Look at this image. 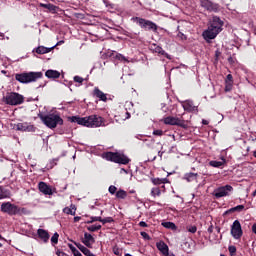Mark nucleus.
I'll use <instances>...</instances> for the list:
<instances>
[{
    "instance_id": "nucleus-52",
    "label": "nucleus",
    "mask_w": 256,
    "mask_h": 256,
    "mask_svg": "<svg viewBox=\"0 0 256 256\" xmlns=\"http://www.w3.org/2000/svg\"><path fill=\"white\" fill-rule=\"evenodd\" d=\"M215 57H216V59H219V57H221V51L216 50L215 51Z\"/></svg>"
},
{
    "instance_id": "nucleus-10",
    "label": "nucleus",
    "mask_w": 256,
    "mask_h": 256,
    "mask_svg": "<svg viewBox=\"0 0 256 256\" xmlns=\"http://www.w3.org/2000/svg\"><path fill=\"white\" fill-rule=\"evenodd\" d=\"M232 191H233V186L225 185L214 190L213 195L214 197H216V199H221V197H229V193H231Z\"/></svg>"
},
{
    "instance_id": "nucleus-6",
    "label": "nucleus",
    "mask_w": 256,
    "mask_h": 256,
    "mask_svg": "<svg viewBox=\"0 0 256 256\" xmlns=\"http://www.w3.org/2000/svg\"><path fill=\"white\" fill-rule=\"evenodd\" d=\"M3 101L6 105H23L25 103V96L17 93V92H7L6 96L3 97Z\"/></svg>"
},
{
    "instance_id": "nucleus-59",
    "label": "nucleus",
    "mask_w": 256,
    "mask_h": 256,
    "mask_svg": "<svg viewBox=\"0 0 256 256\" xmlns=\"http://www.w3.org/2000/svg\"><path fill=\"white\" fill-rule=\"evenodd\" d=\"M95 227H96V231H100L101 225H97V226H95Z\"/></svg>"
},
{
    "instance_id": "nucleus-15",
    "label": "nucleus",
    "mask_w": 256,
    "mask_h": 256,
    "mask_svg": "<svg viewBox=\"0 0 256 256\" xmlns=\"http://www.w3.org/2000/svg\"><path fill=\"white\" fill-rule=\"evenodd\" d=\"M150 51H152V53H158V55H163V57H166V59H171V56L167 54V52H165V50H163L161 46L157 44H152L150 46Z\"/></svg>"
},
{
    "instance_id": "nucleus-31",
    "label": "nucleus",
    "mask_w": 256,
    "mask_h": 256,
    "mask_svg": "<svg viewBox=\"0 0 256 256\" xmlns=\"http://www.w3.org/2000/svg\"><path fill=\"white\" fill-rule=\"evenodd\" d=\"M162 226L165 227V229H171L172 231L177 229V226L173 222H163Z\"/></svg>"
},
{
    "instance_id": "nucleus-48",
    "label": "nucleus",
    "mask_w": 256,
    "mask_h": 256,
    "mask_svg": "<svg viewBox=\"0 0 256 256\" xmlns=\"http://www.w3.org/2000/svg\"><path fill=\"white\" fill-rule=\"evenodd\" d=\"M87 229H88V231H90L91 233H95V231H97V228H96L95 225L88 226Z\"/></svg>"
},
{
    "instance_id": "nucleus-4",
    "label": "nucleus",
    "mask_w": 256,
    "mask_h": 256,
    "mask_svg": "<svg viewBox=\"0 0 256 256\" xmlns=\"http://www.w3.org/2000/svg\"><path fill=\"white\" fill-rule=\"evenodd\" d=\"M103 157L106 161L119 163L120 165H129V162L131 161L125 154H119L118 152H106L103 154Z\"/></svg>"
},
{
    "instance_id": "nucleus-43",
    "label": "nucleus",
    "mask_w": 256,
    "mask_h": 256,
    "mask_svg": "<svg viewBox=\"0 0 256 256\" xmlns=\"http://www.w3.org/2000/svg\"><path fill=\"white\" fill-rule=\"evenodd\" d=\"M230 213H235V208H230L228 210H226L224 213H223V217L227 216V215H230Z\"/></svg>"
},
{
    "instance_id": "nucleus-49",
    "label": "nucleus",
    "mask_w": 256,
    "mask_h": 256,
    "mask_svg": "<svg viewBox=\"0 0 256 256\" xmlns=\"http://www.w3.org/2000/svg\"><path fill=\"white\" fill-rule=\"evenodd\" d=\"M72 253H73L74 256H83V254H81V252L78 249H76Z\"/></svg>"
},
{
    "instance_id": "nucleus-2",
    "label": "nucleus",
    "mask_w": 256,
    "mask_h": 256,
    "mask_svg": "<svg viewBox=\"0 0 256 256\" xmlns=\"http://www.w3.org/2000/svg\"><path fill=\"white\" fill-rule=\"evenodd\" d=\"M39 119L42 123L48 127V129H57V125H63V118L59 114L50 113V114H38Z\"/></svg>"
},
{
    "instance_id": "nucleus-22",
    "label": "nucleus",
    "mask_w": 256,
    "mask_h": 256,
    "mask_svg": "<svg viewBox=\"0 0 256 256\" xmlns=\"http://www.w3.org/2000/svg\"><path fill=\"white\" fill-rule=\"evenodd\" d=\"M184 111H187L188 113H193V111H197V107L193 105L192 101H186L183 104Z\"/></svg>"
},
{
    "instance_id": "nucleus-17",
    "label": "nucleus",
    "mask_w": 256,
    "mask_h": 256,
    "mask_svg": "<svg viewBox=\"0 0 256 256\" xmlns=\"http://www.w3.org/2000/svg\"><path fill=\"white\" fill-rule=\"evenodd\" d=\"M53 49H55V46L47 48L45 46H38L37 48H35L32 53H37V55H45L47 53H51V51H53Z\"/></svg>"
},
{
    "instance_id": "nucleus-28",
    "label": "nucleus",
    "mask_w": 256,
    "mask_h": 256,
    "mask_svg": "<svg viewBox=\"0 0 256 256\" xmlns=\"http://www.w3.org/2000/svg\"><path fill=\"white\" fill-rule=\"evenodd\" d=\"M16 129L17 131H29V124H27V122L18 123Z\"/></svg>"
},
{
    "instance_id": "nucleus-50",
    "label": "nucleus",
    "mask_w": 256,
    "mask_h": 256,
    "mask_svg": "<svg viewBox=\"0 0 256 256\" xmlns=\"http://www.w3.org/2000/svg\"><path fill=\"white\" fill-rule=\"evenodd\" d=\"M139 227H149V225L145 221L139 222Z\"/></svg>"
},
{
    "instance_id": "nucleus-1",
    "label": "nucleus",
    "mask_w": 256,
    "mask_h": 256,
    "mask_svg": "<svg viewBox=\"0 0 256 256\" xmlns=\"http://www.w3.org/2000/svg\"><path fill=\"white\" fill-rule=\"evenodd\" d=\"M70 121L72 123H78V125H83L84 127H101L103 125V117L99 115H90L83 118L72 116Z\"/></svg>"
},
{
    "instance_id": "nucleus-21",
    "label": "nucleus",
    "mask_w": 256,
    "mask_h": 256,
    "mask_svg": "<svg viewBox=\"0 0 256 256\" xmlns=\"http://www.w3.org/2000/svg\"><path fill=\"white\" fill-rule=\"evenodd\" d=\"M45 77H47L48 79H59V77H61V72L50 69L45 72Z\"/></svg>"
},
{
    "instance_id": "nucleus-62",
    "label": "nucleus",
    "mask_w": 256,
    "mask_h": 256,
    "mask_svg": "<svg viewBox=\"0 0 256 256\" xmlns=\"http://www.w3.org/2000/svg\"><path fill=\"white\" fill-rule=\"evenodd\" d=\"M1 73H2L3 75H7V70H2Z\"/></svg>"
},
{
    "instance_id": "nucleus-14",
    "label": "nucleus",
    "mask_w": 256,
    "mask_h": 256,
    "mask_svg": "<svg viewBox=\"0 0 256 256\" xmlns=\"http://www.w3.org/2000/svg\"><path fill=\"white\" fill-rule=\"evenodd\" d=\"M38 189L40 193H43V195H53V188H51V186H49L46 182H39Z\"/></svg>"
},
{
    "instance_id": "nucleus-9",
    "label": "nucleus",
    "mask_w": 256,
    "mask_h": 256,
    "mask_svg": "<svg viewBox=\"0 0 256 256\" xmlns=\"http://www.w3.org/2000/svg\"><path fill=\"white\" fill-rule=\"evenodd\" d=\"M165 125H176L177 127H182V129H187L189 126L185 123V120H181L177 117L168 116L164 118Z\"/></svg>"
},
{
    "instance_id": "nucleus-57",
    "label": "nucleus",
    "mask_w": 256,
    "mask_h": 256,
    "mask_svg": "<svg viewBox=\"0 0 256 256\" xmlns=\"http://www.w3.org/2000/svg\"><path fill=\"white\" fill-rule=\"evenodd\" d=\"M202 124H204V125H209V122H208L207 120L203 119V120H202Z\"/></svg>"
},
{
    "instance_id": "nucleus-33",
    "label": "nucleus",
    "mask_w": 256,
    "mask_h": 256,
    "mask_svg": "<svg viewBox=\"0 0 256 256\" xmlns=\"http://www.w3.org/2000/svg\"><path fill=\"white\" fill-rule=\"evenodd\" d=\"M233 90V82H225V88L224 91L226 93H229V91Z\"/></svg>"
},
{
    "instance_id": "nucleus-36",
    "label": "nucleus",
    "mask_w": 256,
    "mask_h": 256,
    "mask_svg": "<svg viewBox=\"0 0 256 256\" xmlns=\"http://www.w3.org/2000/svg\"><path fill=\"white\" fill-rule=\"evenodd\" d=\"M110 195H117V187L115 185H111L108 188Z\"/></svg>"
},
{
    "instance_id": "nucleus-27",
    "label": "nucleus",
    "mask_w": 256,
    "mask_h": 256,
    "mask_svg": "<svg viewBox=\"0 0 256 256\" xmlns=\"http://www.w3.org/2000/svg\"><path fill=\"white\" fill-rule=\"evenodd\" d=\"M184 179H185L188 183H191L192 181H196V180H197V173H193V172L186 173V174L184 175Z\"/></svg>"
},
{
    "instance_id": "nucleus-5",
    "label": "nucleus",
    "mask_w": 256,
    "mask_h": 256,
    "mask_svg": "<svg viewBox=\"0 0 256 256\" xmlns=\"http://www.w3.org/2000/svg\"><path fill=\"white\" fill-rule=\"evenodd\" d=\"M131 21L138 24L141 29H144V31H153V33H157V30L159 29V26H157L155 22L141 17H132Z\"/></svg>"
},
{
    "instance_id": "nucleus-20",
    "label": "nucleus",
    "mask_w": 256,
    "mask_h": 256,
    "mask_svg": "<svg viewBox=\"0 0 256 256\" xmlns=\"http://www.w3.org/2000/svg\"><path fill=\"white\" fill-rule=\"evenodd\" d=\"M156 247L158 251H161L163 255H169V246H167L165 242L163 241L157 242Z\"/></svg>"
},
{
    "instance_id": "nucleus-8",
    "label": "nucleus",
    "mask_w": 256,
    "mask_h": 256,
    "mask_svg": "<svg viewBox=\"0 0 256 256\" xmlns=\"http://www.w3.org/2000/svg\"><path fill=\"white\" fill-rule=\"evenodd\" d=\"M200 5L209 13H219L221 11V6L211 0H200Z\"/></svg>"
},
{
    "instance_id": "nucleus-60",
    "label": "nucleus",
    "mask_w": 256,
    "mask_h": 256,
    "mask_svg": "<svg viewBox=\"0 0 256 256\" xmlns=\"http://www.w3.org/2000/svg\"><path fill=\"white\" fill-rule=\"evenodd\" d=\"M159 188H160V190L163 189V191H165V184H162V186Z\"/></svg>"
},
{
    "instance_id": "nucleus-42",
    "label": "nucleus",
    "mask_w": 256,
    "mask_h": 256,
    "mask_svg": "<svg viewBox=\"0 0 256 256\" xmlns=\"http://www.w3.org/2000/svg\"><path fill=\"white\" fill-rule=\"evenodd\" d=\"M177 37H178L179 39H181V41H187V36H185V34H183V32H179V33L177 34Z\"/></svg>"
},
{
    "instance_id": "nucleus-16",
    "label": "nucleus",
    "mask_w": 256,
    "mask_h": 256,
    "mask_svg": "<svg viewBox=\"0 0 256 256\" xmlns=\"http://www.w3.org/2000/svg\"><path fill=\"white\" fill-rule=\"evenodd\" d=\"M82 243L91 249L93 247V243H95V238L90 233L85 232L84 238L82 239Z\"/></svg>"
},
{
    "instance_id": "nucleus-3",
    "label": "nucleus",
    "mask_w": 256,
    "mask_h": 256,
    "mask_svg": "<svg viewBox=\"0 0 256 256\" xmlns=\"http://www.w3.org/2000/svg\"><path fill=\"white\" fill-rule=\"evenodd\" d=\"M42 78L43 72H23L15 74L16 81L22 84L35 83L37 79Z\"/></svg>"
},
{
    "instance_id": "nucleus-12",
    "label": "nucleus",
    "mask_w": 256,
    "mask_h": 256,
    "mask_svg": "<svg viewBox=\"0 0 256 256\" xmlns=\"http://www.w3.org/2000/svg\"><path fill=\"white\" fill-rule=\"evenodd\" d=\"M219 30L214 29L211 26H208L207 30H205L202 33V37L205 39V41H211L217 37V34H219Z\"/></svg>"
},
{
    "instance_id": "nucleus-63",
    "label": "nucleus",
    "mask_w": 256,
    "mask_h": 256,
    "mask_svg": "<svg viewBox=\"0 0 256 256\" xmlns=\"http://www.w3.org/2000/svg\"><path fill=\"white\" fill-rule=\"evenodd\" d=\"M252 196H253V197H256V189H255V191L252 193Z\"/></svg>"
},
{
    "instance_id": "nucleus-30",
    "label": "nucleus",
    "mask_w": 256,
    "mask_h": 256,
    "mask_svg": "<svg viewBox=\"0 0 256 256\" xmlns=\"http://www.w3.org/2000/svg\"><path fill=\"white\" fill-rule=\"evenodd\" d=\"M116 199H127V191L120 189L116 192Z\"/></svg>"
},
{
    "instance_id": "nucleus-34",
    "label": "nucleus",
    "mask_w": 256,
    "mask_h": 256,
    "mask_svg": "<svg viewBox=\"0 0 256 256\" xmlns=\"http://www.w3.org/2000/svg\"><path fill=\"white\" fill-rule=\"evenodd\" d=\"M228 251L230 253V256H235L237 255V247L231 245L228 247Z\"/></svg>"
},
{
    "instance_id": "nucleus-44",
    "label": "nucleus",
    "mask_w": 256,
    "mask_h": 256,
    "mask_svg": "<svg viewBox=\"0 0 256 256\" xmlns=\"http://www.w3.org/2000/svg\"><path fill=\"white\" fill-rule=\"evenodd\" d=\"M153 135H156L157 137H163V130H154Z\"/></svg>"
},
{
    "instance_id": "nucleus-11",
    "label": "nucleus",
    "mask_w": 256,
    "mask_h": 256,
    "mask_svg": "<svg viewBox=\"0 0 256 256\" xmlns=\"http://www.w3.org/2000/svg\"><path fill=\"white\" fill-rule=\"evenodd\" d=\"M231 235L234 239H240L243 237V228H241V222L235 220L231 226Z\"/></svg>"
},
{
    "instance_id": "nucleus-18",
    "label": "nucleus",
    "mask_w": 256,
    "mask_h": 256,
    "mask_svg": "<svg viewBox=\"0 0 256 256\" xmlns=\"http://www.w3.org/2000/svg\"><path fill=\"white\" fill-rule=\"evenodd\" d=\"M37 235H38L39 239H41V241H43V243H49L50 235L47 230L39 228L37 230Z\"/></svg>"
},
{
    "instance_id": "nucleus-64",
    "label": "nucleus",
    "mask_w": 256,
    "mask_h": 256,
    "mask_svg": "<svg viewBox=\"0 0 256 256\" xmlns=\"http://www.w3.org/2000/svg\"><path fill=\"white\" fill-rule=\"evenodd\" d=\"M253 157L256 159V151L253 152Z\"/></svg>"
},
{
    "instance_id": "nucleus-35",
    "label": "nucleus",
    "mask_w": 256,
    "mask_h": 256,
    "mask_svg": "<svg viewBox=\"0 0 256 256\" xmlns=\"http://www.w3.org/2000/svg\"><path fill=\"white\" fill-rule=\"evenodd\" d=\"M188 233H197V226L190 225L186 227Z\"/></svg>"
},
{
    "instance_id": "nucleus-13",
    "label": "nucleus",
    "mask_w": 256,
    "mask_h": 256,
    "mask_svg": "<svg viewBox=\"0 0 256 256\" xmlns=\"http://www.w3.org/2000/svg\"><path fill=\"white\" fill-rule=\"evenodd\" d=\"M223 25H225V22H223L221 18H219L218 16L212 17V20L210 22V27H212V29H216L217 31H219V33H221L223 31Z\"/></svg>"
},
{
    "instance_id": "nucleus-54",
    "label": "nucleus",
    "mask_w": 256,
    "mask_h": 256,
    "mask_svg": "<svg viewBox=\"0 0 256 256\" xmlns=\"http://www.w3.org/2000/svg\"><path fill=\"white\" fill-rule=\"evenodd\" d=\"M80 219H81V216H75L74 217V223H79Z\"/></svg>"
},
{
    "instance_id": "nucleus-40",
    "label": "nucleus",
    "mask_w": 256,
    "mask_h": 256,
    "mask_svg": "<svg viewBox=\"0 0 256 256\" xmlns=\"http://www.w3.org/2000/svg\"><path fill=\"white\" fill-rule=\"evenodd\" d=\"M113 253H114V255H117V256H122L123 255V252L117 246L113 248Z\"/></svg>"
},
{
    "instance_id": "nucleus-38",
    "label": "nucleus",
    "mask_w": 256,
    "mask_h": 256,
    "mask_svg": "<svg viewBox=\"0 0 256 256\" xmlns=\"http://www.w3.org/2000/svg\"><path fill=\"white\" fill-rule=\"evenodd\" d=\"M95 221H99L101 223V216H92L91 220L87 221V224L95 223Z\"/></svg>"
},
{
    "instance_id": "nucleus-47",
    "label": "nucleus",
    "mask_w": 256,
    "mask_h": 256,
    "mask_svg": "<svg viewBox=\"0 0 256 256\" xmlns=\"http://www.w3.org/2000/svg\"><path fill=\"white\" fill-rule=\"evenodd\" d=\"M56 255H57V256H69L67 253L61 251L60 249H58V250L56 251Z\"/></svg>"
},
{
    "instance_id": "nucleus-7",
    "label": "nucleus",
    "mask_w": 256,
    "mask_h": 256,
    "mask_svg": "<svg viewBox=\"0 0 256 256\" xmlns=\"http://www.w3.org/2000/svg\"><path fill=\"white\" fill-rule=\"evenodd\" d=\"M1 211L2 213H7L13 217V215H21V207L12 204L11 202H4L1 204Z\"/></svg>"
},
{
    "instance_id": "nucleus-53",
    "label": "nucleus",
    "mask_w": 256,
    "mask_h": 256,
    "mask_svg": "<svg viewBox=\"0 0 256 256\" xmlns=\"http://www.w3.org/2000/svg\"><path fill=\"white\" fill-rule=\"evenodd\" d=\"M252 233H254V235H256V223H254L252 225Z\"/></svg>"
},
{
    "instance_id": "nucleus-37",
    "label": "nucleus",
    "mask_w": 256,
    "mask_h": 256,
    "mask_svg": "<svg viewBox=\"0 0 256 256\" xmlns=\"http://www.w3.org/2000/svg\"><path fill=\"white\" fill-rule=\"evenodd\" d=\"M113 217H106L104 219L101 218L100 223H102L103 225H105L106 223H113Z\"/></svg>"
},
{
    "instance_id": "nucleus-26",
    "label": "nucleus",
    "mask_w": 256,
    "mask_h": 256,
    "mask_svg": "<svg viewBox=\"0 0 256 256\" xmlns=\"http://www.w3.org/2000/svg\"><path fill=\"white\" fill-rule=\"evenodd\" d=\"M226 161L224 158H222V161L212 160L209 162V165L211 167H216L217 169L223 167L225 165Z\"/></svg>"
},
{
    "instance_id": "nucleus-19",
    "label": "nucleus",
    "mask_w": 256,
    "mask_h": 256,
    "mask_svg": "<svg viewBox=\"0 0 256 256\" xmlns=\"http://www.w3.org/2000/svg\"><path fill=\"white\" fill-rule=\"evenodd\" d=\"M92 95L94 97H97V99H99L100 101H107V94L103 93V91H101L99 87L94 88Z\"/></svg>"
},
{
    "instance_id": "nucleus-45",
    "label": "nucleus",
    "mask_w": 256,
    "mask_h": 256,
    "mask_svg": "<svg viewBox=\"0 0 256 256\" xmlns=\"http://www.w3.org/2000/svg\"><path fill=\"white\" fill-rule=\"evenodd\" d=\"M225 82H226V83H233V75L228 74V75L226 76Z\"/></svg>"
},
{
    "instance_id": "nucleus-41",
    "label": "nucleus",
    "mask_w": 256,
    "mask_h": 256,
    "mask_svg": "<svg viewBox=\"0 0 256 256\" xmlns=\"http://www.w3.org/2000/svg\"><path fill=\"white\" fill-rule=\"evenodd\" d=\"M244 209H245L244 205H238L234 207V211L238 213H241V211H243Z\"/></svg>"
},
{
    "instance_id": "nucleus-55",
    "label": "nucleus",
    "mask_w": 256,
    "mask_h": 256,
    "mask_svg": "<svg viewBox=\"0 0 256 256\" xmlns=\"http://www.w3.org/2000/svg\"><path fill=\"white\" fill-rule=\"evenodd\" d=\"M208 233H213V224L208 227Z\"/></svg>"
},
{
    "instance_id": "nucleus-24",
    "label": "nucleus",
    "mask_w": 256,
    "mask_h": 256,
    "mask_svg": "<svg viewBox=\"0 0 256 256\" xmlns=\"http://www.w3.org/2000/svg\"><path fill=\"white\" fill-rule=\"evenodd\" d=\"M150 181L156 186L165 185L166 183H169V180H167V178H151Z\"/></svg>"
},
{
    "instance_id": "nucleus-61",
    "label": "nucleus",
    "mask_w": 256,
    "mask_h": 256,
    "mask_svg": "<svg viewBox=\"0 0 256 256\" xmlns=\"http://www.w3.org/2000/svg\"><path fill=\"white\" fill-rule=\"evenodd\" d=\"M158 156H159V157H163V152L159 151V152H158Z\"/></svg>"
},
{
    "instance_id": "nucleus-25",
    "label": "nucleus",
    "mask_w": 256,
    "mask_h": 256,
    "mask_svg": "<svg viewBox=\"0 0 256 256\" xmlns=\"http://www.w3.org/2000/svg\"><path fill=\"white\" fill-rule=\"evenodd\" d=\"M77 211V207H75V204H71L70 208L69 207H65L63 209V213H65L66 215H73L75 216Z\"/></svg>"
},
{
    "instance_id": "nucleus-23",
    "label": "nucleus",
    "mask_w": 256,
    "mask_h": 256,
    "mask_svg": "<svg viewBox=\"0 0 256 256\" xmlns=\"http://www.w3.org/2000/svg\"><path fill=\"white\" fill-rule=\"evenodd\" d=\"M40 7H42L43 9H48V11L50 13H57V9H59V7H57L51 3H48V4L41 3Z\"/></svg>"
},
{
    "instance_id": "nucleus-39",
    "label": "nucleus",
    "mask_w": 256,
    "mask_h": 256,
    "mask_svg": "<svg viewBox=\"0 0 256 256\" xmlns=\"http://www.w3.org/2000/svg\"><path fill=\"white\" fill-rule=\"evenodd\" d=\"M83 81H85V79H83V77H81V76H74V82L75 83H79V85H83Z\"/></svg>"
},
{
    "instance_id": "nucleus-56",
    "label": "nucleus",
    "mask_w": 256,
    "mask_h": 256,
    "mask_svg": "<svg viewBox=\"0 0 256 256\" xmlns=\"http://www.w3.org/2000/svg\"><path fill=\"white\" fill-rule=\"evenodd\" d=\"M4 195H3V187L0 186V199H3Z\"/></svg>"
},
{
    "instance_id": "nucleus-46",
    "label": "nucleus",
    "mask_w": 256,
    "mask_h": 256,
    "mask_svg": "<svg viewBox=\"0 0 256 256\" xmlns=\"http://www.w3.org/2000/svg\"><path fill=\"white\" fill-rule=\"evenodd\" d=\"M140 235L143 237V239H147V241L151 239V236H149L147 232H141Z\"/></svg>"
},
{
    "instance_id": "nucleus-51",
    "label": "nucleus",
    "mask_w": 256,
    "mask_h": 256,
    "mask_svg": "<svg viewBox=\"0 0 256 256\" xmlns=\"http://www.w3.org/2000/svg\"><path fill=\"white\" fill-rule=\"evenodd\" d=\"M68 247L72 253L77 249L73 244H68Z\"/></svg>"
},
{
    "instance_id": "nucleus-32",
    "label": "nucleus",
    "mask_w": 256,
    "mask_h": 256,
    "mask_svg": "<svg viewBox=\"0 0 256 256\" xmlns=\"http://www.w3.org/2000/svg\"><path fill=\"white\" fill-rule=\"evenodd\" d=\"M51 243L52 245H57L59 243V233H54L51 237Z\"/></svg>"
},
{
    "instance_id": "nucleus-58",
    "label": "nucleus",
    "mask_w": 256,
    "mask_h": 256,
    "mask_svg": "<svg viewBox=\"0 0 256 256\" xmlns=\"http://www.w3.org/2000/svg\"><path fill=\"white\" fill-rule=\"evenodd\" d=\"M215 229H216L217 233H221V228L219 226H216Z\"/></svg>"
},
{
    "instance_id": "nucleus-29",
    "label": "nucleus",
    "mask_w": 256,
    "mask_h": 256,
    "mask_svg": "<svg viewBox=\"0 0 256 256\" xmlns=\"http://www.w3.org/2000/svg\"><path fill=\"white\" fill-rule=\"evenodd\" d=\"M150 195L152 197H161V188L160 187H153L151 189Z\"/></svg>"
}]
</instances>
